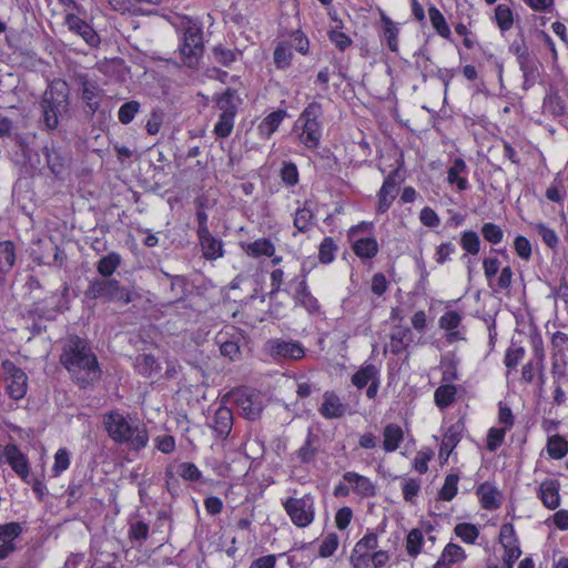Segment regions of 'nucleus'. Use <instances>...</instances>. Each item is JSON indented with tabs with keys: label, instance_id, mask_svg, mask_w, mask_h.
<instances>
[{
	"label": "nucleus",
	"instance_id": "1",
	"mask_svg": "<svg viewBox=\"0 0 568 568\" xmlns=\"http://www.w3.org/2000/svg\"><path fill=\"white\" fill-rule=\"evenodd\" d=\"M60 363L80 388L91 387L101 378L102 371L97 355L89 343L77 335L63 341Z\"/></svg>",
	"mask_w": 568,
	"mask_h": 568
},
{
	"label": "nucleus",
	"instance_id": "2",
	"mask_svg": "<svg viewBox=\"0 0 568 568\" xmlns=\"http://www.w3.org/2000/svg\"><path fill=\"white\" fill-rule=\"evenodd\" d=\"M103 426L114 443L125 445L131 450L139 452L148 445L149 434L145 425L129 420L118 410L103 415Z\"/></svg>",
	"mask_w": 568,
	"mask_h": 568
},
{
	"label": "nucleus",
	"instance_id": "3",
	"mask_svg": "<svg viewBox=\"0 0 568 568\" xmlns=\"http://www.w3.org/2000/svg\"><path fill=\"white\" fill-rule=\"evenodd\" d=\"M69 85L63 80L52 81L40 101L41 122L52 131L59 126V121L69 111Z\"/></svg>",
	"mask_w": 568,
	"mask_h": 568
},
{
	"label": "nucleus",
	"instance_id": "4",
	"mask_svg": "<svg viewBox=\"0 0 568 568\" xmlns=\"http://www.w3.org/2000/svg\"><path fill=\"white\" fill-rule=\"evenodd\" d=\"M84 295L89 300H101L103 302H114L129 304L132 302V292L120 284L114 278H93L90 281Z\"/></svg>",
	"mask_w": 568,
	"mask_h": 568
},
{
	"label": "nucleus",
	"instance_id": "5",
	"mask_svg": "<svg viewBox=\"0 0 568 568\" xmlns=\"http://www.w3.org/2000/svg\"><path fill=\"white\" fill-rule=\"evenodd\" d=\"M323 106L320 102L313 101L301 113L297 123L302 124L300 142L307 149H317L322 138Z\"/></svg>",
	"mask_w": 568,
	"mask_h": 568
},
{
	"label": "nucleus",
	"instance_id": "6",
	"mask_svg": "<svg viewBox=\"0 0 568 568\" xmlns=\"http://www.w3.org/2000/svg\"><path fill=\"white\" fill-rule=\"evenodd\" d=\"M233 399L241 416L247 420H257L265 407L264 396L256 389L243 387L236 388L227 395Z\"/></svg>",
	"mask_w": 568,
	"mask_h": 568
},
{
	"label": "nucleus",
	"instance_id": "7",
	"mask_svg": "<svg viewBox=\"0 0 568 568\" xmlns=\"http://www.w3.org/2000/svg\"><path fill=\"white\" fill-rule=\"evenodd\" d=\"M179 50L181 59L186 67L193 68L199 63L204 50L201 27L191 24L185 28Z\"/></svg>",
	"mask_w": 568,
	"mask_h": 568
},
{
	"label": "nucleus",
	"instance_id": "8",
	"mask_svg": "<svg viewBox=\"0 0 568 568\" xmlns=\"http://www.w3.org/2000/svg\"><path fill=\"white\" fill-rule=\"evenodd\" d=\"M283 507L297 527H307L314 520V498L311 494L301 498L290 497L283 503Z\"/></svg>",
	"mask_w": 568,
	"mask_h": 568
},
{
	"label": "nucleus",
	"instance_id": "9",
	"mask_svg": "<svg viewBox=\"0 0 568 568\" xmlns=\"http://www.w3.org/2000/svg\"><path fill=\"white\" fill-rule=\"evenodd\" d=\"M499 542L504 548L501 565L488 561L486 568H513L515 561L520 557L521 550L511 524L507 523L500 527Z\"/></svg>",
	"mask_w": 568,
	"mask_h": 568
},
{
	"label": "nucleus",
	"instance_id": "10",
	"mask_svg": "<svg viewBox=\"0 0 568 568\" xmlns=\"http://www.w3.org/2000/svg\"><path fill=\"white\" fill-rule=\"evenodd\" d=\"M2 368L6 373V384L9 396L14 400L23 398L28 389L27 374L10 361H4Z\"/></svg>",
	"mask_w": 568,
	"mask_h": 568
},
{
	"label": "nucleus",
	"instance_id": "11",
	"mask_svg": "<svg viewBox=\"0 0 568 568\" xmlns=\"http://www.w3.org/2000/svg\"><path fill=\"white\" fill-rule=\"evenodd\" d=\"M290 284L294 285L293 300L295 305L303 307L308 314L320 313V302L310 291L304 270H302V274L293 278Z\"/></svg>",
	"mask_w": 568,
	"mask_h": 568
},
{
	"label": "nucleus",
	"instance_id": "12",
	"mask_svg": "<svg viewBox=\"0 0 568 568\" xmlns=\"http://www.w3.org/2000/svg\"><path fill=\"white\" fill-rule=\"evenodd\" d=\"M266 349L273 358L301 359L305 355L304 347L298 342L281 338L270 339Z\"/></svg>",
	"mask_w": 568,
	"mask_h": 568
},
{
	"label": "nucleus",
	"instance_id": "13",
	"mask_svg": "<svg viewBox=\"0 0 568 568\" xmlns=\"http://www.w3.org/2000/svg\"><path fill=\"white\" fill-rule=\"evenodd\" d=\"M403 181L399 169L393 170L384 180L383 185L377 194L378 205L377 212L383 214L388 211L393 201L397 195V186Z\"/></svg>",
	"mask_w": 568,
	"mask_h": 568
},
{
	"label": "nucleus",
	"instance_id": "14",
	"mask_svg": "<svg viewBox=\"0 0 568 568\" xmlns=\"http://www.w3.org/2000/svg\"><path fill=\"white\" fill-rule=\"evenodd\" d=\"M515 53L520 70L524 74V88L528 89L534 85L538 77L537 60L524 45H517L515 48Z\"/></svg>",
	"mask_w": 568,
	"mask_h": 568
},
{
	"label": "nucleus",
	"instance_id": "15",
	"mask_svg": "<svg viewBox=\"0 0 568 568\" xmlns=\"http://www.w3.org/2000/svg\"><path fill=\"white\" fill-rule=\"evenodd\" d=\"M77 81L81 88V98L91 114H94L100 108L99 95L101 89L95 81L89 79L87 74H78Z\"/></svg>",
	"mask_w": 568,
	"mask_h": 568
},
{
	"label": "nucleus",
	"instance_id": "16",
	"mask_svg": "<svg viewBox=\"0 0 568 568\" xmlns=\"http://www.w3.org/2000/svg\"><path fill=\"white\" fill-rule=\"evenodd\" d=\"M65 24L68 28L82 37V39L90 45V47H98L100 43V37L99 34L93 30V28L88 24L84 20L77 17L75 14H68L65 17Z\"/></svg>",
	"mask_w": 568,
	"mask_h": 568
},
{
	"label": "nucleus",
	"instance_id": "17",
	"mask_svg": "<svg viewBox=\"0 0 568 568\" xmlns=\"http://www.w3.org/2000/svg\"><path fill=\"white\" fill-rule=\"evenodd\" d=\"M347 405L344 404L339 396L334 392H325L323 403L318 412L326 419L341 418L346 414Z\"/></svg>",
	"mask_w": 568,
	"mask_h": 568
},
{
	"label": "nucleus",
	"instance_id": "18",
	"mask_svg": "<svg viewBox=\"0 0 568 568\" xmlns=\"http://www.w3.org/2000/svg\"><path fill=\"white\" fill-rule=\"evenodd\" d=\"M4 457L17 475H19L23 481L29 483L28 459L20 449L16 445H7L4 448Z\"/></svg>",
	"mask_w": 568,
	"mask_h": 568
},
{
	"label": "nucleus",
	"instance_id": "19",
	"mask_svg": "<svg viewBox=\"0 0 568 568\" xmlns=\"http://www.w3.org/2000/svg\"><path fill=\"white\" fill-rule=\"evenodd\" d=\"M20 534L21 526L18 523H10L0 526V560L6 559L14 551V539Z\"/></svg>",
	"mask_w": 568,
	"mask_h": 568
},
{
	"label": "nucleus",
	"instance_id": "20",
	"mask_svg": "<svg viewBox=\"0 0 568 568\" xmlns=\"http://www.w3.org/2000/svg\"><path fill=\"white\" fill-rule=\"evenodd\" d=\"M560 484L556 479L544 480L538 489V496L548 509H556L560 505Z\"/></svg>",
	"mask_w": 568,
	"mask_h": 568
},
{
	"label": "nucleus",
	"instance_id": "21",
	"mask_svg": "<svg viewBox=\"0 0 568 568\" xmlns=\"http://www.w3.org/2000/svg\"><path fill=\"white\" fill-rule=\"evenodd\" d=\"M343 478L347 483L354 484V493L362 498H369L376 495V486L368 477L359 475L355 471H346L343 475Z\"/></svg>",
	"mask_w": 568,
	"mask_h": 568
},
{
	"label": "nucleus",
	"instance_id": "22",
	"mask_svg": "<svg viewBox=\"0 0 568 568\" xmlns=\"http://www.w3.org/2000/svg\"><path fill=\"white\" fill-rule=\"evenodd\" d=\"M233 413L226 406H220L213 416L212 428L217 436L226 438L232 430Z\"/></svg>",
	"mask_w": 568,
	"mask_h": 568
},
{
	"label": "nucleus",
	"instance_id": "23",
	"mask_svg": "<svg viewBox=\"0 0 568 568\" xmlns=\"http://www.w3.org/2000/svg\"><path fill=\"white\" fill-rule=\"evenodd\" d=\"M463 430H464V424L460 422L455 423L446 430V433L444 434L443 440H442L440 448H439L440 457L445 456L446 458H448V456L452 454L454 448L460 442Z\"/></svg>",
	"mask_w": 568,
	"mask_h": 568
},
{
	"label": "nucleus",
	"instance_id": "24",
	"mask_svg": "<svg viewBox=\"0 0 568 568\" xmlns=\"http://www.w3.org/2000/svg\"><path fill=\"white\" fill-rule=\"evenodd\" d=\"M413 343V333L409 327L397 326L390 335L389 349L398 355L406 351Z\"/></svg>",
	"mask_w": 568,
	"mask_h": 568
},
{
	"label": "nucleus",
	"instance_id": "25",
	"mask_svg": "<svg viewBox=\"0 0 568 568\" xmlns=\"http://www.w3.org/2000/svg\"><path fill=\"white\" fill-rule=\"evenodd\" d=\"M477 495L484 509L494 510L500 507V494L495 486L484 483L477 488Z\"/></svg>",
	"mask_w": 568,
	"mask_h": 568
},
{
	"label": "nucleus",
	"instance_id": "26",
	"mask_svg": "<svg viewBox=\"0 0 568 568\" xmlns=\"http://www.w3.org/2000/svg\"><path fill=\"white\" fill-rule=\"evenodd\" d=\"M240 104L241 99L235 89L229 88L216 98V106L221 110V113H230L232 116L236 115Z\"/></svg>",
	"mask_w": 568,
	"mask_h": 568
},
{
	"label": "nucleus",
	"instance_id": "27",
	"mask_svg": "<svg viewBox=\"0 0 568 568\" xmlns=\"http://www.w3.org/2000/svg\"><path fill=\"white\" fill-rule=\"evenodd\" d=\"M379 376V369L372 363H365L361 368L352 376V384L362 389L371 384L374 379Z\"/></svg>",
	"mask_w": 568,
	"mask_h": 568
},
{
	"label": "nucleus",
	"instance_id": "28",
	"mask_svg": "<svg viewBox=\"0 0 568 568\" xmlns=\"http://www.w3.org/2000/svg\"><path fill=\"white\" fill-rule=\"evenodd\" d=\"M287 115L285 110H276L266 115L258 124V132L262 136L268 139L278 129L282 121Z\"/></svg>",
	"mask_w": 568,
	"mask_h": 568
},
{
	"label": "nucleus",
	"instance_id": "29",
	"mask_svg": "<svg viewBox=\"0 0 568 568\" xmlns=\"http://www.w3.org/2000/svg\"><path fill=\"white\" fill-rule=\"evenodd\" d=\"M352 248L359 258H373L378 252V244L374 237H361L351 240Z\"/></svg>",
	"mask_w": 568,
	"mask_h": 568
},
{
	"label": "nucleus",
	"instance_id": "30",
	"mask_svg": "<svg viewBox=\"0 0 568 568\" xmlns=\"http://www.w3.org/2000/svg\"><path fill=\"white\" fill-rule=\"evenodd\" d=\"M467 165L462 158L454 160L452 166L448 170L447 180L450 184H456L459 191L468 189V181L462 174L466 173Z\"/></svg>",
	"mask_w": 568,
	"mask_h": 568
},
{
	"label": "nucleus",
	"instance_id": "31",
	"mask_svg": "<svg viewBox=\"0 0 568 568\" xmlns=\"http://www.w3.org/2000/svg\"><path fill=\"white\" fill-rule=\"evenodd\" d=\"M134 368L140 375L149 378L160 372L161 366L152 354H139L135 357Z\"/></svg>",
	"mask_w": 568,
	"mask_h": 568
},
{
	"label": "nucleus",
	"instance_id": "32",
	"mask_svg": "<svg viewBox=\"0 0 568 568\" xmlns=\"http://www.w3.org/2000/svg\"><path fill=\"white\" fill-rule=\"evenodd\" d=\"M203 256L207 260H216L223 255L222 242L216 240L210 232L199 235Z\"/></svg>",
	"mask_w": 568,
	"mask_h": 568
},
{
	"label": "nucleus",
	"instance_id": "33",
	"mask_svg": "<svg viewBox=\"0 0 568 568\" xmlns=\"http://www.w3.org/2000/svg\"><path fill=\"white\" fill-rule=\"evenodd\" d=\"M243 248L245 250L246 254L252 257H271L274 256L275 253L274 244L267 239H258L252 243H247L243 245Z\"/></svg>",
	"mask_w": 568,
	"mask_h": 568
},
{
	"label": "nucleus",
	"instance_id": "34",
	"mask_svg": "<svg viewBox=\"0 0 568 568\" xmlns=\"http://www.w3.org/2000/svg\"><path fill=\"white\" fill-rule=\"evenodd\" d=\"M383 447L386 452H394L403 440V430L397 424H388L384 428Z\"/></svg>",
	"mask_w": 568,
	"mask_h": 568
},
{
	"label": "nucleus",
	"instance_id": "35",
	"mask_svg": "<svg viewBox=\"0 0 568 568\" xmlns=\"http://www.w3.org/2000/svg\"><path fill=\"white\" fill-rule=\"evenodd\" d=\"M457 387L452 384L440 385L434 393L435 404L440 408L449 407L456 400Z\"/></svg>",
	"mask_w": 568,
	"mask_h": 568
},
{
	"label": "nucleus",
	"instance_id": "36",
	"mask_svg": "<svg viewBox=\"0 0 568 568\" xmlns=\"http://www.w3.org/2000/svg\"><path fill=\"white\" fill-rule=\"evenodd\" d=\"M240 336L233 335L231 338H224L222 334L219 335L220 352L224 357L231 361L239 359L241 356Z\"/></svg>",
	"mask_w": 568,
	"mask_h": 568
},
{
	"label": "nucleus",
	"instance_id": "37",
	"mask_svg": "<svg viewBox=\"0 0 568 568\" xmlns=\"http://www.w3.org/2000/svg\"><path fill=\"white\" fill-rule=\"evenodd\" d=\"M121 261L120 254L111 252L99 260L97 271L101 276L109 278L120 266Z\"/></svg>",
	"mask_w": 568,
	"mask_h": 568
},
{
	"label": "nucleus",
	"instance_id": "38",
	"mask_svg": "<svg viewBox=\"0 0 568 568\" xmlns=\"http://www.w3.org/2000/svg\"><path fill=\"white\" fill-rule=\"evenodd\" d=\"M381 20L384 24L383 36L387 42V47L390 51L397 52L398 50V28L384 12L381 13Z\"/></svg>",
	"mask_w": 568,
	"mask_h": 568
},
{
	"label": "nucleus",
	"instance_id": "39",
	"mask_svg": "<svg viewBox=\"0 0 568 568\" xmlns=\"http://www.w3.org/2000/svg\"><path fill=\"white\" fill-rule=\"evenodd\" d=\"M544 109L555 116H560L566 112V103L554 88H550L544 99Z\"/></svg>",
	"mask_w": 568,
	"mask_h": 568
},
{
	"label": "nucleus",
	"instance_id": "40",
	"mask_svg": "<svg viewBox=\"0 0 568 568\" xmlns=\"http://www.w3.org/2000/svg\"><path fill=\"white\" fill-rule=\"evenodd\" d=\"M44 155L47 159V165L50 171L55 175L60 176L65 169V158L54 148H44Z\"/></svg>",
	"mask_w": 568,
	"mask_h": 568
},
{
	"label": "nucleus",
	"instance_id": "41",
	"mask_svg": "<svg viewBox=\"0 0 568 568\" xmlns=\"http://www.w3.org/2000/svg\"><path fill=\"white\" fill-rule=\"evenodd\" d=\"M16 263V246L12 241L0 242V268L8 273Z\"/></svg>",
	"mask_w": 568,
	"mask_h": 568
},
{
	"label": "nucleus",
	"instance_id": "42",
	"mask_svg": "<svg viewBox=\"0 0 568 568\" xmlns=\"http://www.w3.org/2000/svg\"><path fill=\"white\" fill-rule=\"evenodd\" d=\"M547 453L554 459H561L568 453V443L560 435H552L547 440Z\"/></svg>",
	"mask_w": 568,
	"mask_h": 568
},
{
	"label": "nucleus",
	"instance_id": "43",
	"mask_svg": "<svg viewBox=\"0 0 568 568\" xmlns=\"http://www.w3.org/2000/svg\"><path fill=\"white\" fill-rule=\"evenodd\" d=\"M314 213L313 211L307 206V203L305 202L303 207H300L295 212L294 216V226L300 232H307L311 226L314 224Z\"/></svg>",
	"mask_w": 568,
	"mask_h": 568
},
{
	"label": "nucleus",
	"instance_id": "44",
	"mask_svg": "<svg viewBox=\"0 0 568 568\" xmlns=\"http://www.w3.org/2000/svg\"><path fill=\"white\" fill-rule=\"evenodd\" d=\"M316 442L317 437L312 433V430H308L305 443L297 450V457L300 458L301 463L307 464L314 460L317 453V446L315 445Z\"/></svg>",
	"mask_w": 568,
	"mask_h": 568
},
{
	"label": "nucleus",
	"instance_id": "45",
	"mask_svg": "<svg viewBox=\"0 0 568 568\" xmlns=\"http://www.w3.org/2000/svg\"><path fill=\"white\" fill-rule=\"evenodd\" d=\"M428 14L432 26L437 31V33L443 38L448 39L450 37V29L442 12L433 6L428 9Z\"/></svg>",
	"mask_w": 568,
	"mask_h": 568
},
{
	"label": "nucleus",
	"instance_id": "46",
	"mask_svg": "<svg viewBox=\"0 0 568 568\" xmlns=\"http://www.w3.org/2000/svg\"><path fill=\"white\" fill-rule=\"evenodd\" d=\"M495 21L501 31H508L514 24V14L506 4H498L495 9Z\"/></svg>",
	"mask_w": 568,
	"mask_h": 568
},
{
	"label": "nucleus",
	"instance_id": "47",
	"mask_svg": "<svg viewBox=\"0 0 568 568\" xmlns=\"http://www.w3.org/2000/svg\"><path fill=\"white\" fill-rule=\"evenodd\" d=\"M454 532L457 537L467 544H474L479 536L478 528L475 525L468 523L457 524L454 528Z\"/></svg>",
	"mask_w": 568,
	"mask_h": 568
},
{
	"label": "nucleus",
	"instance_id": "48",
	"mask_svg": "<svg viewBox=\"0 0 568 568\" xmlns=\"http://www.w3.org/2000/svg\"><path fill=\"white\" fill-rule=\"evenodd\" d=\"M423 542H424L423 532L417 528L412 529L406 537L407 554L410 557L415 558L417 555H419Z\"/></svg>",
	"mask_w": 568,
	"mask_h": 568
},
{
	"label": "nucleus",
	"instance_id": "49",
	"mask_svg": "<svg viewBox=\"0 0 568 568\" xmlns=\"http://www.w3.org/2000/svg\"><path fill=\"white\" fill-rule=\"evenodd\" d=\"M234 118L230 113H221L214 126V134L221 139L230 136L234 128Z\"/></svg>",
	"mask_w": 568,
	"mask_h": 568
},
{
	"label": "nucleus",
	"instance_id": "50",
	"mask_svg": "<svg viewBox=\"0 0 568 568\" xmlns=\"http://www.w3.org/2000/svg\"><path fill=\"white\" fill-rule=\"evenodd\" d=\"M459 477L457 474H449L445 478V483L438 493V498L442 500L449 501L457 494V485Z\"/></svg>",
	"mask_w": 568,
	"mask_h": 568
},
{
	"label": "nucleus",
	"instance_id": "51",
	"mask_svg": "<svg viewBox=\"0 0 568 568\" xmlns=\"http://www.w3.org/2000/svg\"><path fill=\"white\" fill-rule=\"evenodd\" d=\"M462 247L469 254L476 255L480 250V240L476 232L465 231L460 236Z\"/></svg>",
	"mask_w": 568,
	"mask_h": 568
},
{
	"label": "nucleus",
	"instance_id": "52",
	"mask_svg": "<svg viewBox=\"0 0 568 568\" xmlns=\"http://www.w3.org/2000/svg\"><path fill=\"white\" fill-rule=\"evenodd\" d=\"M378 546L377 535L374 532L366 534L362 539H359L353 551L361 555L371 556V550L376 549Z\"/></svg>",
	"mask_w": 568,
	"mask_h": 568
},
{
	"label": "nucleus",
	"instance_id": "53",
	"mask_svg": "<svg viewBox=\"0 0 568 568\" xmlns=\"http://www.w3.org/2000/svg\"><path fill=\"white\" fill-rule=\"evenodd\" d=\"M140 103L138 101H129L122 104L118 112V119L122 124L132 122L136 113L140 111Z\"/></svg>",
	"mask_w": 568,
	"mask_h": 568
},
{
	"label": "nucleus",
	"instance_id": "54",
	"mask_svg": "<svg viewBox=\"0 0 568 568\" xmlns=\"http://www.w3.org/2000/svg\"><path fill=\"white\" fill-rule=\"evenodd\" d=\"M448 564L460 562L466 559L465 550L457 544L449 542L445 546L442 555Z\"/></svg>",
	"mask_w": 568,
	"mask_h": 568
},
{
	"label": "nucleus",
	"instance_id": "55",
	"mask_svg": "<svg viewBox=\"0 0 568 568\" xmlns=\"http://www.w3.org/2000/svg\"><path fill=\"white\" fill-rule=\"evenodd\" d=\"M337 245L332 237H325L320 245L318 258L322 263H331L335 257Z\"/></svg>",
	"mask_w": 568,
	"mask_h": 568
},
{
	"label": "nucleus",
	"instance_id": "56",
	"mask_svg": "<svg viewBox=\"0 0 568 568\" xmlns=\"http://www.w3.org/2000/svg\"><path fill=\"white\" fill-rule=\"evenodd\" d=\"M481 234L487 242L493 244H498L504 239V232L501 227L491 222L484 223L481 227Z\"/></svg>",
	"mask_w": 568,
	"mask_h": 568
},
{
	"label": "nucleus",
	"instance_id": "57",
	"mask_svg": "<svg viewBox=\"0 0 568 568\" xmlns=\"http://www.w3.org/2000/svg\"><path fill=\"white\" fill-rule=\"evenodd\" d=\"M342 27V21H339V26H336L334 30L328 32V39L339 51L346 50L353 43L352 39L347 34L338 30Z\"/></svg>",
	"mask_w": 568,
	"mask_h": 568
},
{
	"label": "nucleus",
	"instance_id": "58",
	"mask_svg": "<svg viewBox=\"0 0 568 568\" xmlns=\"http://www.w3.org/2000/svg\"><path fill=\"white\" fill-rule=\"evenodd\" d=\"M149 537V526L144 521H135L130 525L129 538L142 545Z\"/></svg>",
	"mask_w": 568,
	"mask_h": 568
},
{
	"label": "nucleus",
	"instance_id": "59",
	"mask_svg": "<svg viewBox=\"0 0 568 568\" xmlns=\"http://www.w3.org/2000/svg\"><path fill=\"white\" fill-rule=\"evenodd\" d=\"M176 474L189 481L200 480L202 474L193 463H180L176 466Z\"/></svg>",
	"mask_w": 568,
	"mask_h": 568
},
{
	"label": "nucleus",
	"instance_id": "60",
	"mask_svg": "<svg viewBox=\"0 0 568 568\" xmlns=\"http://www.w3.org/2000/svg\"><path fill=\"white\" fill-rule=\"evenodd\" d=\"M239 53L240 51L226 49L222 45H216L213 48L214 59L224 67H229L232 62H234Z\"/></svg>",
	"mask_w": 568,
	"mask_h": 568
},
{
	"label": "nucleus",
	"instance_id": "61",
	"mask_svg": "<svg viewBox=\"0 0 568 568\" xmlns=\"http://www.w3.org/2000/svg\"><path fill=\"white\" fill-rule=\"evenodd\" d=\"M403 497L404 500L410 504L415 503V498L417 497L420 490V480L416 478L406 479L403 484Z\"/></svg>",
	"mask_w": 568,
	"mask_h": 568
},
{
	"label": "nucleus",
	"instance_id": "62",
	"mask_svg": "<svg viewBox=\"0 0 568 568\" xmlns=\"http://www.w3.org/2000/svg\"><path fill=\"white\" fill-rule=\"evenodd\" d=\"M462 322V316L457 311H448L440 316L438 324L445 331L456 329Z\"/></svg>",
	"mask_w": 568,
	"mask_h": 568
},
{
	"label": "nucleus",
	"instance_id": "63",
	"mask_svg": "<svg viewBox=\"0 0 568 568\" xmlns=\"http://www.w3.org/2000/svg\"><path fill=\"white\" fill-rule=\"evenodd\" d=\"M536 231L541 236L544 243L550 247L556 248L559 242V239L556 234V232L548 226H546L544 223H538L535 225Z\"/></svg>",
	"mask_w": 568,
	"mask_h": 568
},
{
	"label": "nucleus",
	"instance_id": "64",
	"mask_svg": "<svg viewBox=\"0 0 568 568\" xmlns=\"http://www.w3.org/2000/svg\"><path fill=\"white\" fill-rule=\"evenodd\" d=\"M506 430H507L506 428H496V427H493L488 430L487 449L489 452H495V450H497L498 447L501 446V444L504 443Z\"/></svg>",
	"mask_w": 568,
	"mask_h": 568
}]
</instances>
